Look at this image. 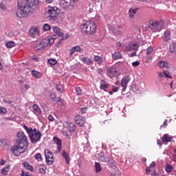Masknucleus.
I'll list each match as a JSON object with an SVG mask.
<instances>
[{"label": "nucleus", "instance_id": "1", "mask_svg": "<svg viewBox=\"0 0 176 176\" xmlns=\"http://www.w3.org/2000/svg\"><path fill=\"white\" fill-rule=\"evenodd\" d=\"M39 0H18V8L16 12V15L19 19L23 17H28V14L33 12L36 8Z\"/></svg>", "mask_w": 176, "mask_h": 176}, {"label": "nucleus", "instance_id": "2", "mask_svg": "<svg viewBox=\"0 0 176 176\" xmlns=\"http://www.w3.org/2000/svg\"><path fill=\"white\" fill-rule=\"evenodd\" d=\"M23 129L28 133L32 144H38L42 138V133L36 129H32V127H28L25 124L23 126Z\"/></svg>", "mask_w": 176, "mask_h": 176}, {"label": "nucleus", "instance_id": "3", "mask_svg": "<svg viewBox=\"0 0 176 176\" xmlns=\"http://www.w3.org/2000/svg\"><path fill=\"white\" fill-rule=\"evenodd\" d=\"M80 28L82 34H88V35H93L97 30V25L94 21H85L81 23Z\"/></svg>", "mask_w": 176, "mask_h": 176}, {"label": "nucleus", "instance_id": "4", "mask_svg": "<svg viewBox=\"0 0 176 176\" xmlns=\"http://www.w3.org/2000/svg\"><path fill=\"white\" fill-rule=\"evenodd\" d=\"M47 13L48 14L47 17L50 21L53 23L57 20V17H58V14H60V9H58L57 6L52 7L49 6Z\"/></svg>", "mask_w": 176, "mask_h": 176}, {"label": "nucleus", "instance_id": "5", "mask_svg": "<svg viewBox=\"0 0 176 176\" xmlns=\"http://www.w3.org/2000/svg\"><path fill=\"white\" fill-rule=\"evenodd\" d=\"M148 27L153 32H160L163 30V21L151 20L148 23Z\"/></svg>", "mask_w": 176, "mask_h": 176}, {"label": "nucleus", "instance_id": "6", "mask_svg": "<svg viewBox=\"0 0 176 176\" xmlns=\"http://www.w3.org/2000/svg\"><path fill=\"white\" fill-rule=\"evenodd\" d=\"M75 1L76 0H63L60 3V6L64 10H72L75 6Z\"/></svg>", "mask_w": 176, "mask_h": 176}, {"label": "nucleus", "instance_id": "7", "mask_svg": "<svg viewBox=\"0 0 176 176\" xmlns=\"http://www.w3.org/2000/svg\"><path fill=\"white\" fill-rule=\"evenodd\" d=\"M44 154L45 156V162L47 164H48L49 166H51V164H53V162H54V157L51 151L49 149H46L44 151Z\"/></svg>", "mask_w": 176, "mask_h": 176}, {"label": "nucleus", "instance_id": "8", "mask_svg": "<svg viewBox=\"0 0 176 176\" xmlns=\"http://www.w3.org/2000/svg\"><path fill=\"white\" fill-rule=\"evenodd\" d=\"M17 144L18 145L28 144V140L27 139V136L21 131H19L17 133Z\"/></svg>", "mask_w": 176, "mask_h": 176}, {"label": "nucleus", "instance_id": "9", "mask_svg": "<svg viewBox=\"0 0 176 176\" xmlns=\"http://www.w3.org/2000/svg\"><path fill=\"white\" fill-rule=\"evenodd\" d=\"M118 75L119 72L118 71V69H116V67L111 66L107 68V76L109 78H116Z\"/></svg>", "mask_w": 176, "mask_h": 176}, {"label": "nucleus", "instance_id": "10", "mask_svg": "<svg viewBox=\"0 0 176 176\" xmlns=\"http://www.w3.org/2000/svg\"><path fill=\"white\" fill-rule=\"evenodd\" d=\"M75 122L80 126V127H83L85 126V123L86 122V118L82 116L77 115L74 118Z\"/></svg>", "mask_w": 176, "mask_h": 176}, {"label": "nucleus", "instance_id": "11", "mask_svg": "<svg viewBox=\"0 0 176 176\" xmlns=\"http://www.w3.org/2000/svg\"><path fill=\"white\" fill-rule=\"evenodd\" d=\"M131 80V78L130 77V76H126L122 79L121 86L124 90H126V89H127V84L129 83V82H130Z\"/></svg>", "mask_w": 176, "mask_h": 176}, {"label": "nucleus", "instance_id": "12", "mask_svg": "<svg viewBox=\"0 0 176 176\" xmlns=\"http://www.w3.org/2000/svg\"><path fill=\"white\" fill-rule=\"evenodd\" d=\"M53 141L54 143L56 144V145H57V149L58 152H61V150L63 149V143L61 139L57 137H54Z\"/></svg>", "mask_w": 176, "mask_h": 176}, {"label": "nucleus", "instance_id": "13", "mask_svg": "<svg viewBox=\"0 0 176 176\" xmlns=\"http://www.w3.org/2000/svg\"><path fill=\"white\" fill-rule=\"evenodd\" d=\"M29 35L32 38H35L36 36H39V30H38V28H31L29 32Z\"/></svg>", "mask_w": 176, "mask_h": 176}, {"label": "nucleus", "instance_id": "14", "mask_svg": "<svg viewBox=\"0 0 176 176\" xmlns=\"http://www.w3.org/2000/svg\"><path fill=\"white\" fill-rule=\"evenodd\" d=\"M20 145L21 144L15 145L11 148V151L12 152L13 155H14V156H19Z\"/></svg>", "mask_w": 176, "mask_h": 176}, {"label": "nucleus", "instance_id": "15", "mask_svg": "<svg viewBox=\"0 0 176 176\" xmlns=\"http://www.w3.org/2000/svg\"><path fill=\"white\" fill-rule=\"evenodd\" d=\"M54 34H56V35H58V36H60V38H63V36H64V32H63V30H61V29L60 28H58V26H54L52 28Z\"/></svg>", "mask_w": 176, "mask_h": 176}, {"label": "nucleus", "instance_id": "16", "mask_svg": "<svg viewBox=\"0 0 176 176\" xmlns=\"http://www.w3.org/2000/svg\"><path fill=\"white\" fill-rule=\"evenodd\" d=\"M62 156L65 159L66 164H69L71 162V158H69V154H68L67 152L63 150L62 151Z\"/></svg>", "mask_w": 176, "mask_h": 176}, {"label": "nucleus", "instance_id": "17", "mask_svg": "<svg viewBox=\"0 0 176 176\" xmlns=\"http://www.w3.org/2000/svg\"><path fill=\"white\" fill-rule=\"evenodd\" d=\"M81 61H82L84 64H87V65H91V64H93L94 63L93 59L88 58L87 56L82 57Z\"/></svg>", "mask_w": 176, "mask_h": 176}, {"label": "nucleus", "instance_id": "18", "mask_svg": "<svg viewBox=\"0 0 176 176\" xmlns=\"http://www.w3.org/2000/svg\"><path fill=\"white\" fill-rule=\"evenodd\" d=\"M109 87V84L105 80H100V89L101 90H104V91H107V89Z\"/></svg>", "mask_w": 176, "mask_h": 176}, {"label": "nucleus", "instance_id": "19", "mask_svg": "<svg viewBox=\"0 0 176 176\" xmlns=\"http://www.w3.org/2000/svg\"><path fill=\"white\" fill-rule=\"evenodd\" d=\"M126 50H138V44L133 43L126 47Z\"/></svg>", "mask_w": 176, "mask_h": 176}, {"label": "nucleus", "instance_id": "20", "mask_svg": "<svg viewBox=\"0 0 176 176\" xmlns=\"http://www.w3.org/2000/svg\"><path fill=\"white\" fill-rule=\"evenodd\" d=\"M82 50V49L80 48V46L79 45H76L75 47H73L70 51H69V56H73L74 53H75V52H80Z\"/></svg>", "mask_w": 176, "mask_h": 176}, {"label": "nucleus", "instance_id": "21", "mask_svg": "<svg viewBox=\"0 0 176 176\" xmlns=\"http://www.w3.org/2000/svg\"><path fill=\"white\" fill-rule=\"evenodd\" d=\"M31 74L34 78H36V79H41V78H42V73L41 72L32 70Z\"/></svg>", "mask_w": 176, "mask_h": 176}, {"label": "nucleus", "instance_id": "22", "mask_svg": "<svg viewBox=\"0 0 176 176\" xmlns=\"http://www.w3.org/2000/svg\"><path fill=\"white\" fill-rule=\"evenodd\" d=\"M10 170V165L7 164L1 169V174L3 175H8V173Z\"/></svg>", "mask_w": 176, "mask_h": 176}, {"label": "nucleus", "instance_id": "23", "mask_svg": "<svg viewBox=\"0 0 176 176\" xmlns=\"http://www.w3.org/2000/svg\"><path fill=\"white\" fill-rule=\"evenodd\" d=\"M158 67L160 68H170V65L166 61L161 60L158 63Z\"/></svg>", "mask_w": 176, "mask_h": 176}, {"label": "nucleus", "instance_id": "24", "mask_svg": "<svg viewBox=\"0 0 176 176\" xmlns=\"http://www.w3.org/2000/svg\"><path fill=\"white\" fill-rule=\"evenodd\" d=\"M162 140L163 142H171L173 141V138L170 136L168 134H165L164 136L162 138Z\"/></svg>", "mask_w": 176, "mask_h": 176}, {"label": "nucleus", "instance_id": "25", "mask_svg": "<svg viewBox=\"0 0 176 176\" xmlns=\"http://www.w3.org/2000/svg\"><path fill=\"white\" fill-rule=\"evenodd\" d=\"M23 146H21V144L19 146V156L21 155V153H24V152H25L27 151V148H28V144H22Z\"/></svg>", "mask_w": 176, "mask_h": 176}, {"label": "nucleus", "instance_id": "26", "mask_svg": "<svg viewBox=\"0 0 176 176\" xmlns=\"http://www.w3.org/2000/svg\"><path fill=\"white\" fill-rule=\"evenodd\" d=\"M47 167L43 164H40L38 166V171L39 173H41V174H46V170Z\"/></svg>", "mask_w": 176, "mask_h": 176}, {"label": "nucleus", "instance_id": "27", "mask_svg": "<svg viewBox=\"0 0 176 176\" xmlns=\"http://www.w3.org/2000/svg\"><path fill=\"white\" fill-rule=\"evenodd\" d=\"M137 10H138V9L137 8H131L129 11V19H133L134 15L135 14V13H137Z\"/></svg>", "mask_w": 176, "mask_h": 176}, {"label": "nucleus", "instance_id": "28", "mask_svg": "<svg viewBox=\"0 0 176 176\" xmlns=\"http://www.w3.org/2000/svg\"><path fill=\"white\" fill-rule=\"evenodd\" d=\"M94 60L96 63H98V65L102 64V58L98 55H94Z\"/></svg>", "mask_w": 176, "mask_h": 176}, {"label": "nucleus", "instance_id": "29", "mask_svg": "<svg viewBox=\"0 0 176 176\" xmlns=\"http://www.w3.org/2000/svg\"><path fill=\"white\" fill-rule=\"evenodd\" d=\"M98 158L100 159V160H101V162H104L105 163L108 162V157H105L102 152H100L98 154Z\"/></svg>", "mask_w": 176, "mask_h": 176}, {"label": "nucleus", "instance_id": "30", "mask_svg": "<svg viewBox=\"0 0 176 176\" xmlns=\"http://www.w3.org/2000/svg\"><path fill=\"white\" fill-rule=\"evenodd\" d=\"M23 166L26 170H29L30 171H34V166L30 164V163L25 162H23Z\"/></svg>", "mask_w": 176, "mask_h": 176}, {"label": "nucleus", "instance_id": "31", "mask_svg": "<svg viewBox=\"0 0 176 176\" xmlns=\"http://www.w3.org/2000/svg\"><path fill=\"white\" fill-rule=\"evenodd\" d=\"M32 108L36 115H41V113H42V111H41V108H39V106H38L37 104H34Z\"/></svg>", "mask_w": 176, "mask_h": 176}, {"label": "nucleus", "instance_id": "32", "mask_svg": "<svg viewBox=\"0 0 176 176\" xmlns=\"http://www.w3.org/2000/svg\"><path fill=\"white\" fill-rule=\"evenodd\" d=\"M67 130L71 133H74L76 130V126L72 123H69L67 126Z\"/></svg>", "mask_w": 176, "mask_h": 176}, {"label": "nucleus", "instance_id": "33", "mask_svg": "<svg viewBox=\"0 0 176 176\" xmlns=\"http://www.w3.org/2000/svg\"><path fill=\"white\" fill-rule=\"evenodd\" d=\"M112 58L113 60H119V58H122V54L120 52H115L112 54Z\"/></svg>", "mask_w": 176, "mask_h": 176}, {"label": "nucleus", "instance_id": "34", "mask_svg": "<svg viewBox=\"0 0 176 176\" xmlns=\"http://www.w3.org/2000/svg\"><path fill=\"white\" fill-rule=\"evenodd\" d=\"M34 48L36 49V50H43V49H45V47L43 46L42 43L40 41L39 43H37L35 45Z\"/></svg>", "mask_w": 176, "mask_h": 176}, {"label": "nucleus", "instance_id": "35", "mask_svg": "<svg viewBox=\"0 0 176 176\" xmlns=\"http://www.w3.org/2000/svg\"><path fill=\"white\" fill-rule=\"evenodd\" d=\"M41 43H42L43 46H44V49H46V47L49 46V40H47V38H43Z\"/></svg>", "mask_w": 176, "mask_h": 176}, {"label": "nucleus", "instance_id": "36", "mask_svg": "<svg viewBox=\"0 0 176 176\" xmlns=\"http://www.w3.org/2000/svg\"><path fill=\"white\" fill-rule=\"evenodd\" d=\"M169 39H170V31L166 30L164 32V41L167 42V41H168Z\"/></svg>", "mask_w": 176, "mask_h": 176}, {"label": "nucleus", "instance_id": "37", "mask_svg": "<svg viewBox=\"0 0 176 176\" xmlns=\"http://www.w3.org/2000/svg\"><path fill=\"white\" fill-rule=\"evenodd\" d=\"M101 165L98 162H95V170L96 173H100L101 171Z\"/></svg>", "mask_w": 176, "mask_h": 176}, {"label": "nucleus", "instance_id": "38", "mask_svg": "<svg viewBox=\"0 0 176 176\" xmlns=\"http://www.w3.org/2000/svg\"><path fill=\"white\" fill-rule=\"evenodd\" d=\"M170 50L171 53H174L176 55V43H173L170 45Z\"/></svg>", "mask_w": 176, "mask_h": 176}, {"label": "nucleus", "instance_id": "39", "mask_svg": "<svg viewBox=\"0 0 176 176\" xmlns=\"http://www.w3.org/2000/svg\"><path fill=\"white\" fill-rule=\"evenodd\" d=\"M14 42L13 41H8L6 43V46L8 49H12V47H14Z\"/></svg>", "mask_w": 176, "mask_h": 176}, {"label": "nucleus", "instance_id": "40", "mask_svg": "<svg viewBox=\"0 0 176 176\" xmlns=\"http://www.w3.org/2000/svg\"><path fill=\"white\" fill-rule=\"evenodd\" d=\"M48 64H50V65H56V64H57V60H56L55 58L48 59Z\"/></svg>", "mask_w": 176, "mask_h": 176}, {"label": "nucleus", "instance_id": "41", "mask_svg": "<svg viewBox=\"0 0 176 176\" xmlns=\"http://www.w3.org/2000/svg\"><path fill=\"white\" fill-rule=\"evenodd\" d=\"M51 28L50 25L48 23H45L43 26V31H50Z\"/></svg>", "mask_w": 176, "mask_h": 176}, {"label": "nucleus", "instance_id": "42", "mask_svg": "<svg viewBox=\"0 0 176 176\" xmlns=\"http://www.w3.org/2000/svg\"><path fill=\"white\" fill-rule=\"evenodd\" d=\"M173 170H174V168L173 167V166H171L170 164L166 165V173H171V171H173Z\"/></svg>", "mask_w": 176, "mask_h": 176}, {"label": "nucleus", "instance_id": "43", "mask_svg": "<svg viewBox=\"0 0 176 176\" xmlns=\"http://www.w3.org/2000/svg\"><path fill=\"white\" fill-rule=\"evenodd\" d=\"M76 93L77 96H82V89H80V87H76Z\"/></svg>", "mask_w": 176, "mask_h": 176}, {"label": "nucleus", "instance_id": "44", "mask_svg": "<svg viewBox=\"0 0 176 176\" xmlns=\"http://www.w3.org/2000/svg\"><path fill=\"white\" fill-rule=\"evenodd\" d=\"M164 76H165L166 78H168V79L173 78L171 75H170V72H168V71H164Z\"/></svg>", "mask_w": 176, "mask_h": 176}, {"label": "nucleus", "instance_id": "45", "mask_svg": "<svg viewBox=\"0 0 176 176\" xmlns=\"http://www.w3.org/2000/svg\"><path fill=\"white\" fill-rule=\"evenodd\" d=\"M153 52V47H148L146 49V54H148V56L152 54Z\"/></svg>", "mask_w": 176, "mask_h": 176}, {"label": "nucleus", "instance_id": "46", "mask_svg": "<svg viewBox=\"0 0 176 176\" xmlns=\"http://www.w3.org/2000/svg\"><path fill=\"white\" fill-rule=\"evenodd\" d=\"M0 9L3 12H6L8 8L3 3H0Z\"/></svg>", "mask_w": 176, "mask_h": 176}, {"label": "nucleus", "instance_id": "47", "mask_svg": "<svg viewBox=\"0 0 176 176\" xmlns=\"http://www.w3.org/2000/svg\"><path fill=\"white\" fill-rule=\"evenodd\" d=\"M47 40L48 41V46H50V45H53V43H54V38L53 37H50L47 38Z\"/></svg>", "mask_w": 176, "mask_h": 176}, {"label": "nucleus", "instance_id": "48", "mask_svg": "<svg viewBox=\"0 0 176 176\" xmlns=\"http://www.w3.org/2000/svg\"><path fill=\"white\" fill-rule=\"evenodd\" d=\"M35 159L38 162H41V160H42V155H41V153H36L35 155Z\"/></svg>", "mask_w": 176, "mask_h": 176}, {"label": "nucleus", "instance_id": "49", "mask_svg": "<svg viewBox=\"0 0 176 176\" xmlns=\"http://www.w3.org/2000/svg\"><path fill=\"white\" fill-rule=\"evenodd\" d=\"M50 98L52 101H56V99L57 98V96H56V93L54 92L51 93Z\"/></svg>", "mask_w": 176, "mask_h": 176}, {"label": "nucleus", "instance_id": "50", "mask_svg": "<svg viewBox=\"0 0 176 176\" xmlns=\"http://www.w3.org/2000/svg\"><path fill=\"white\" fill-rule=\"evenodd\" d=\"M63 41H64V38L62 37L61 38H60L57 43H56V46L57 47H60V45H61V43L63 42Z\"/></svg>", "mask_w": 176, "mask_h": 176}, {"label": "nucleus", "instance_id": "51", "mask_svg": "<svg viewBox=\"0 0 176 176\" xmlns=\"http://www.w3.org/2000/svg\"><path fill=\"white\" fill-rule=\"evenodd\" d=\"M6 112H8V111L6 110V108L0 107V113L5 114V113H6Z\"/></svg>", "mask_w": 176, "mask_h": 176}, {"label": "nucleus", "instance_id": "52", "mask_svg": "<svg viewBox=\"0 0 176 176\" xmlns=\"http://www.w3.org/2000/svg\"><path fill=\"white\" fill-rule=\"evenodd\" d=\"M133 91L135 93H138V94H140L142 91V89L141 88H139V89H137V88L135 87V88H133Z\"/></svg>", "mask_w": 176, "mask_h": 176}, {"label": "nucleus", "instance_id": "53", "mask_svg": "<svg viewBox=\"0 0 176 176\" xmlns=\"http://www.w3.org/2000/svg\"><path fill=\"white\" fill-rule=\"evenodd\" d=\"M113 34H115L116 35H120V34H122V31L120 30H113Z\"/></svg>", "mask_w": 176, "mask_h": 176}, {"label": "nucleus", "instance_id": "54", "mask_svg": "<svg viewBox=\"0 0 176 176\" xmlns=\"http://www.w3.org/2000/svg\"><path fill=\"white\" fill-rule=\"evenodd\" d=\"M56 89L57 90V91H59V93H63V89H61V87H60L59 85H56Z\"/></svg>", "mask_w": 176, "mask_h": 176}, {"label": "nucleus", "instance_id": "55", "mask_svg": "<svg viewBox=\"0 0 176 176\" xmlns=\"http://www.w3.org/2000/svg\"><path fill=\"white\" fill-rule=\"evenodd\" d=\"M132 65L133 67H138V65H140V61H135L132 63Z\"/></svg>", "mask_w": 176, "mask_h": 176}, {"label": "nucleus", "instance_id": "56", "mask_svg": "<svg viewBox=\"0 0 176 176\" xmlns=\"http://www.w3.org/2000/svg\"><path fill=\"white\" fill-rule=\"evenodd\" d=\"M48 120L50 122H54V117H53V116H52V115L48 116Z\"/></svg>", "mask_w": 176, "mask_h": 176}, {"label": "nucleus", "instance_id": "57", "mask_svg": "<svg viewBox=\"0 0 176 176\" xmlns=\"http://www.w3.org/2000/svg\"><path fill=\"white\" fill-rule=\"evenodd\" d=\"M166 126H167V120H165L164 121L163 124L160 126V129L164 128V127H166Z\"/></svg>", "mask_w": 176, "mask_h": 176}, {"label": "nucleus", "instance_id": "58", "mask_svg": "<svg viewBox=\"0 0 176 176\" xmlns=\"http://www.w3.org/2000/svg\"><path fill=\"white\" fill-rule=\"evenodd\" d=\"M80 111H81V113H82V114L86 113V112L87 111V108L82 107V108H81Z\"/></svg>", "mask_w": 176, "mask_h": 176}, {"label": "nucleus", "instance_id": "59", "mask_svg": "<svg viewBox=\"0 0 176 176\" xmlns=\"http://www.w3.org/2000/svg\"><path fill=\"white\" fill-rule=\"evenodd\" d=\"M118 90H119V88H118V87L113 86V91L114 93H116V91H118Z\"/></svg>", "mask_w": 176, "mask_h": 176}, {"label": "nucleus", "instance_id": "60", "mask_svg": "<svg viewBox=\"0 0 176 176\" xmlns=\"http://www.w3.org/2000/svg\"><path fill=\"white\" fill-rule=\"evenodd\" d=\"M158 75H159L160 78H163V76H164V72H160V73L158 74Z\"/></svg>", "mask_w": 176, "mask_h": 176}, {"label": "nucleus", "instance_id": "61", "mask_svg": "<svg viewBox=\"0 0 176 176\" xmlns=\"http://www.w3.org/2000/svg\"><path fill=\"white\" fill-rule=\"evenodd\" d=\"M146 173L147 174H149V173H151V168L150 166L147 167L146 169Z\"/></svg>", "mask_w": 176, "mask_h": 176}, {"label": "nucleus", "instance_id": "62", "mask_svg": "<svg viewBox=\"0 0 176 176\" xmlns=\"http://www.w3.org/2000/svg\"><path fill=\"white\" fill-rule=\"evenodd\" d=\"M3 102H6V104H10L13 102L12 100H4Z\"/></svg>", "mask_w": 176, "mask_h": 176}, {"label": "nucleus", "instance_id": "63", "mask_svg": "<svg viewBox=\"0 0 176 176\" xmlns=\"http://www.w3.org/2000/svg\"><path fill=\"white\" fill-rule=\"evenodd\" d=\"M155 166H156V164L155 163V162H153L151 163L149 167L151 168V167H155Z\"/></svg>", "mask_w": 176, "mask_h": 176}, {"label": "nucleus", "instance_id": "64", "mask_svg": "<svg viewBox=\"0 0 176 176\" xmlns=\"http://www.w3.org/2000/svg\"><path fill=\"white\" fill-rule=\"evenodd\" d=\"M5 163H6L5 160H1L0 164H1V166H4Z\"/></svg>", "mask_w": 176, "mask_h": 176}]
</instances>
